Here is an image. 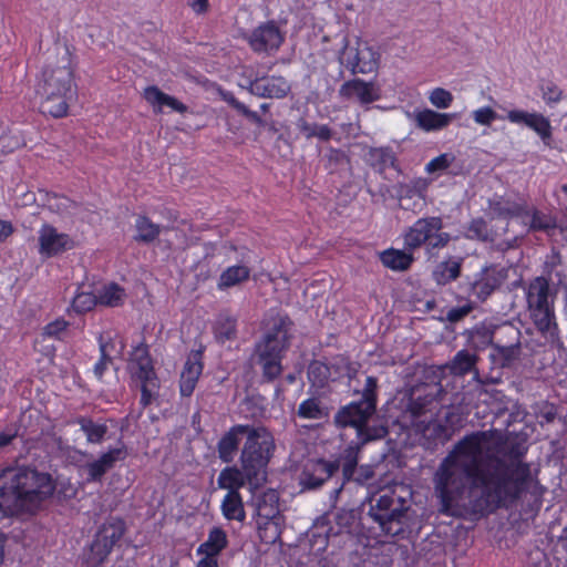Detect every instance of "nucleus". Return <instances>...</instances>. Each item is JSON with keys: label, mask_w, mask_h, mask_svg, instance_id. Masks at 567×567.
Here are the masks:
<instances>
[{"label": "nucleus", "mask_w": 567, "mask_h": 567, "mask_svg": "<svg viewBox=\"0 0 567 567\" xmlns=\"http://www.w3.org/2000/svg\"><path fill=\"white\" fill-rule=\"evenodd\" d=\"M488 440L485 431L466 434L440 462L433 483L441 514L480 519L515 505L533 486L526 443L517 437L497 442L501 456L487 455L491 466L483 470V445Z\"/></svg>", "instance_id": "nucleus-1"}, {"label": "nucleus", "mask_w": 567, "mask_h": 567, "mask_svg": "<svg viewBox=\"0 0 567 567\" xmlns=\"http://www.w3.org/2000/svg\"><path fill=\"white\" fill-rule=\"evenodd\" d=\"M55 491L52 475L20 466L0 474V519L37 515Z\"/></svg>", "instance_id": "nucleus-2"}, {"label": "nucleus", "mask_w": 567, "mask_h": 567, "mask_svg": "<svg viewBox=\"0 0 567 567\" xmlns=\"http://www.w3.org/2000/svg\"><path fill=\"white\" fill-rule=\"evenodd\" d=\"M74 55L69 45L63 48L55 61H49L37 79L34 92L39 110L54 118L65 117L70 104L78 99Z\"/></svg>", "instance_id": "nucleus-3"}, {"label": "nucleus", "mask_w": 567, "mask_h": 567, "mask_svg": "<svg viewBox=\"0 0 567 567\" xmlns=\"http://www.w3.org/2000/svg\"><path fill=\"white\" fill-rule=\"evenodd\" d=\"M292 320L288 315L277 313L261 340L256 343L257 364L261 369L264 381L274 382L282 371V360L290 347Z\"/></svg>", "instance_id": "nucleus-4"}, {"label": "nucleus", "mask_w": 567, "mask_h": 567, "mask_svg": "<svg viewBox=\"0 0 567 567\" xmlns=\"http://www.w3.org/2000/svg\"><path fill=\"white\" fill-rule=\"evenodd\" d=\"M275 452L272 435L265 426L251 427L240 452L239 462L248 477V484L261 486L267 481V470Z\"/></svg>", "instance_id": "nucleus-5"}, {"label": "nucleus", "mask_w": 567, "mask_h": 567, "mask_svg": "<svg viewBox=\"0 0 567 567\" xmlns=\"http://www.w3.org/2000/svg\"><path fill=\"white\" fill-rule=\"evenodd\" d=\"M526 301L530 319L537 330L551 343L560 340L556 321L554 299H550L548 280L543 277L533 279L526 291Z\"/></svg>", "instance_id": "nucleus-6"}, {"label": "nucleus", "mask_w": 567, "mask_h": 567, "mask_svg": "<svg viewBox=\"0 0 567 567\" xmlns=\"http://www.w3.org/2000/svg\"><path fill=\"white\" fill-rule=\"evenodd\" d=\"M443 227L440 216L419 218L403 233V247L409 251L424 247L426 255L434 257L451 241V235L443 231Z\"/></svg>", "instance_id": "nucleus-7"}, {"label": "nucleus", "mask_w": 567, "mask_h": 567, "mask_svg": "<svg viewBox=\"0 0 567 567\" xmlns=\"http://www.w3.org/2000/svg\"><path fill=\"white\" fill-rule=\"evenodd\" d=\"M377 411L368 405L352 401L341 406L334 415V423L340 429L352 427L357 432V440L361 444L384 439L389 431L383 424H370V419Z\"/></svg>", "instance_id": "nucleus-8"}, {"label": "nucleus", "mask_w": 567, "mask_h": 567, "mask_svg": "<svg viewBox=\"0 0 567 567\" xmlns=\"http://www.w3.org/2000/svg\"><path fill=\"white\" fill-rule=\"evenodd\" d=\"M369 516L380 526L384 535L395 537L405 532L408 507L400 497L385 493L371 504Z\"/></svg>", "instance_id": "nucleus-9"}, {"label": "nucleus", "mask_w": 567, "mask_h": 567, "mask_svg": "<svg viewBox=\"0 0 567 567\" xmlns=\"http://www.w3.org/2000/svg\"><path fill=\"white\" fill-rule=\"evenodd\" d=\"M266 499L271 504L267 506L259 503L257 533L261 543L274 545L281 539L284 518L279 513L277 495L274 492L266 493L262 501L266 502Z\"/></svg>", "instance_id": "nucleus-10"}, {"label": "nucleus", "mask_w": 567, "mask_h": 567, "mask_svg": "<svg viewBox=\"0 0 567 567\" xmlns=\"http://www.w3.org/2000/svg\"><path fill=\"white\" fill-rule=\"evenodd\" d=\"M128 455L126 445L121 442L114 447H109L97 458L86 462L82 466L86 483H101L105 474L111 471L117 462L124 461Z\"/></svg>", "instance_id": "nucleus-11"}, {"label": "nucleus", "mask_w": 567, "mask_h": 567, "mask_svg": "<svg viewBox=\"0 0 567 567\" xmlns=\"http://www.w3.org/2000/svg\"><path fill=\"white\" fill-rule=\"evenodd\" d=\"M340 468L338 460L309 458L305 462L299 476L302 489H316L322 486Z\"/></svg>", "instance_id": "nucleus-12"}, {"label": "nucleus", "mask_w": 567, "mask_h": 567, "mask_svg": "<svg viewBox=\"0 0 567 567\" xmlns=\"http://www.w3.org/2000/svg\"><path fill=\"white\" fill-rule=\"evenodd\" d=\"M38 243L39 254L47 258L75 248V241L68 234L58 233L56 228L49 224L41 226Z\"/></svg>", "instance_id": "nucleus-13"}, {"label": "nucleus", "mask_w": 567, "mask_h": 567, "mask_svg": "<svg viewBox=\"0 0 567 567\" xmlns=\"http://www.w3.org/2000/svg\"><path fill=\"white\" fill-rule=\"evenodd\" d=\"M505 118L516 125H525L535 132L544 144L549 145L553 140V127L550 120L538 112L524 110H509Z\"/></svg>", "instance_id": "nucleus-14"}, {"label": "nucleus", "mask_w": 567, "mask_h": 567, "mask_svg": "<svg viewBox=\"0 0 567 567\" xmlns=\"http://www.w3.org/2000/svg\"><path fill=\"white\" fill-rule=\"evenodd\" d=\"M503 277L495 266H485L474 275L472 281L468 282V297L474 298L477 302H484L491 295L501 287Z\"/></svg>", "instance_id": "nucleus-15"}, {"label": "nucleus", "mask_w": 567, "mask_h": 567, "mask_svg": "<svg viewBox=\"0 0 567 567\" xmlns=\"http://www.w3.org/2000/svg\"><path fill=\"white\" fill-rule=\"evenodd\" d=\"M442 388L440 384L419 386L413 391L408 410L414 417L433 413L440 404Z\"/></svg>", "instance_id": "nucleus-16"}, {"label": "nucleus", "mask_w": 567, "mask_h": 567, "mask_svg": "<svg viewBox=\"0 0 567 567\" xmlns=\"http://www.w3.org/2000/svg\"><path fill=\"white\" fill-rule=\"evenodd\" d=\"M284 41L279 28L274 22H266L254 29L248 43L254 52L276 51Z\"/></svg>", "instance_id": "nucleus-17"}, {"label": "nucleus", "mask_w": 567, "mask_h": 567, "mask_svg": "<svg viewBox=\"0 0 567 567\" xmlns=\"http://www.w3.org/2000/svg\"><path fill=\"white\" fill-rule=\"evenodd\" d=\"M203 358L202 349L193 350L188 354L179 378V394L182 396L189 398L194 393L204 370Z\"/></svg>", "instance_id": "nucleus-18"}, {"label": "nucleus", "mask_w": 567, "mask_h": 567, "mask_svg": "<svg viewBox=\"0 0 567 567\" xmlns=\"http://www.w3.org/2000/svg\"><path fill=\"white\" fill-rule=\"evenodd\" d=\"M427 187V181L422 177L413 178L409 183H399L396 196L401 208L413 212L420 210L421 204L419 202L425 199Z\"/></svg>", "instance_id": "nucleus-19"}, {"label": "nucleus", "mask_w": 567, "mask_h": 567, "mask_svg": "<svg viewBox=\"0 0 567 567\" xmlns=\"http://www.w3.org/2000/svg\"><path fill=\"white\" fill-rule=\"evenodd\" d=\"M252 425L235 424L226 431L217 442V454L223 463H231L239 450L241 436H248Z\"/></svg>", "instance_id": "nucleus-20"}, {"label": "nucleus", "mask_w": 567, "mask_h": 567, "mask_svg": "<svg viewBox=\"0 0 567 567\" xmlns=\"http://www.w3.org/2000/svg\"><path fill=\"white\" fill-rule=\"evenodd\" d=\"M380 53L367 41L359 40L353 49L352 58L348 59L352 73L368 74L378 70Z\"/></svg>", "instance_id": "nucleus-21"}, {"label": "nucleus", "mask_w": 567, "mask_h": 567, "mask_svg": "<svg viewBox=\"0 0 567 567\" xmlns=\"http://www.w3.org/2000/svg\"><path fill=\"white\" fill-rule=\"evenodd\" d=\"M132 379L141 383L140 405L144 410L154 399V390L159 388V380L155 372L154 362L137 367L130 371Z\"/></svg>", "instance_id": "nucleus-22"}, {"label": "nucleus", "mask_w": 567, "mask_h": 567, "mask_svg": "<svg viewBox=\"0 0 567 567\" xmlns=\"http://www.w3.org/2000/svg\"><path fill=\"white\" fill-rule=\"evenodd\" d=\"M249 90L260 97L282 99L290 91V85L285 78L272 75L251 81Z\"/></svg>", "instance_id": "nucleus-23"}, {"label": "nucleus", "mask_w": 567, "mask_h": 567, "mask_svg": "<svg viewBox=\"0 0 567 567\" xmlns=\"http://www.w3.org/2000/svg\"><path fill=\"white\" fill-rule=\"evenodd\" d=\"M364 444H361L358 440L355 443L349 444L340 458H337L340 462V467L342 470V483L339 487H336L331 492V498L337 499L342 492L344 485L352 481L353 475L357 472L358 462H359V453L361 447Z\"/></svg>", "instance_id": "nucleus-24"}, {"label": "nucleus", "mask_w": 567, "mask_h": 567, "mask_svg": "<svg viewBox=\"0 0 567 567\" xmlns=\"http://www.w3.org/2000/svg\"><path fill=\"white\" fill-rule=\"evenodd\" d=\"M143 99L153 107L155 113H162L163 107H169L172 111L184 114L188 106L176 97L164 93L156 85H148L143 91Z\"/></svg>", "instance_id": "nucleus-25"}, {"label": "nucleus", "mask_w": 567, "mask_h": 567, "mask_svg": "<svg viewBox=\"0 0 567 567\" xmlns=\"http://www.w3.org/2000/svg\"><path fill=\"white\" fill-rule=\"evenodd\" d=\"M340 94L343 97L355 96L360 103L370 104L379 100V94L374 90L371 82H365L362 79H352L341 85Z\"/></svg>", "instance_id": "nucleus-26"}, {"label": "nucleus", "mask_w": 567, "mask_h": 567, "mask_svg": "<svg viewBox=\"0 0 567 567\" xmlns=\"http://www.w3.org/2000/svg\"><path fill=\"white\" fill-rule=\"evenodd\" d=\"M73 424L80 426L90 444H102L109 431L106 422L94 421L91 416L79 415L73 420Z\"/></svg>", "instance_id": "nucleus-27"}, {"label": "nucleus", "mask_w": 567, "mask_h": 567, "mask_svg": "<svg viewBox=\"0 0 567 567\" xmlns=\"http://www.w3.org/2000/svg\"><path fill=\"white\" fill-rule=\"evenodd\" d=\"M412 252L413 251H409L405 248H388L379 254V258L385 268L394 271H405L414 261Z\"/></svg>", "instance_id": "nucleus-28"}, {"label": "nucleus", "mask_w": 567, "mask_h": 567, "mask_svg": "<svg viewBox=\"0 0 567 567\" xmlns=\"http://www.w3.org/2000/svg\"><path fill=\"white\" fill-rule=\"evenodd\" d=\"M246 483H248L247 474L236 465L224 467L217 477L218 488L226 489L227 493L240 492Z\"/></svg>", "instance_id": "nucleus-29"}, {"label": "nucleus", "mask_w": 567, "mask_h": 567, "mask_svg": "<svg viewBox=\"0 0 567 567\" xmlns=\"http://www.w3.org/2000/svg\"><path fill=\"white\" fill-rule=\"evenodd\" d=\"M126 526L121 518H111L103 523L94 535V539L101 542L112 548L123 537Z\"/></svg>", "instance_id": "nucleus-30"}, {"label": "nucleus", "mask_w": 567, "mask_h": 567, "mask_svg": "<svg viewBox=\"0 0 567 567\" xmlns=\"http://www.w3.org/2000/svg\"><path fill=\"white\" fill-rule=\"evenodd\" d=\"M529 215L526 217L529 218L528 230L529 231H543L548 237H554L556 235L557 229V218L550 213H545L535 207L528 208Z\"/></svg>", "instance_id": "nucleus-31"}, {"label": "nucleus", "mask_w": 567, "mask_h": 567, "mask_svg": "<svg viewBox=\"0 0 567 567\" xmlns=\"http://www.w3.org/2000/svg\"><path fill=\"white\" fill-rule=\"evenodd\" d=\"M220 512L225 519L243 523L246 519V511L240 492L226 493L220 503Z\"/></svg>", "instance_id": "nucleus-32"}, {"label": "nucleus", "mask_w": 567, "mask_h": 567, "mask_svg": "<svg viewBox=\"0 0 567 567\" xmlns=\"http://www.w3.org/2000/svg\"><path fill=\"white\" fill-rule=\"evenodd\" d=\"M227 546L228 537L226 532L219 526H214L209 529L207 539L197 547L196 554H207L208 556L218 557Z\"/></svg>", "instance_id": "nucleus-33"}, {"label": "nucleus", "mask_w": 567, "mask_h": 567, "mask_svg": "<svg viewBox=\"0 0 567 567\" xmlns=\"http://www.w3.org/2000/svg\"><path fill=\"white\" fill-rule=\"evenodd\" d=\"M452 118V114L437 113L430 109L420 111L415 116L416 125L426 132L439 131L446 127Z\"/></svg>", "instance_id": "nucleus-34"}, {"label": "nucleus", "mask_w": 567, "mask_h": 567, "mask_svg": "<svg viewBox=\"0 0 567 567\" xmlns=\"http://www.w3.org/2000/svg\"><path fill=\"white\" fill-rule=\"evenodd\" d=\"M97 302L109 308H117L125 303L126 290L117 282H109L97 290Z\"/></svg>", "instance_id": "nucleus-35"}, {"label": "nucleus", "mask_w": 567, "mask_h": 567, "mask_svg": "<svg viewBox=\"0 0 567 567\" xmlns=\"http://www.w3.org/2000/svg\"><path fill=\"white\" fill-rule=\"evenodd\" d=\"M462 270V259L451 257L441 261L433 271V279L437 285L445 286L456 280Z\"/></svg>", "instance_id": "nucleus-36"}, {"label": "nucleus", "mask_w": 567, "mask_h": 567, "mask_svg": "<svg viewBox=\"0 0 567 567\" xmlns=\"http://www.w3.org/2000/svg\"><path fill=\"white\" fill-rule=\"evenodd\" d=\"M214 338L218 343H225L237 338V318L220 313L213 326Z\"/></svg>", "instance_id": "nucleus-37"}, {"label": "nucleus", "mask_w": 567, "mask_h": 567, "mask_svg": "<svg viewBox=\"0 0 567 567\" xmlns=\"http://www.w3.org/2000/svg\"><path fill=\"white\" fill-rule=\"evenodd\" d=\"M250 277V269L247 266L235 265L227 267L219 276L217 281L218 290H226L244 281Z\"/></svg>", "instance_id": "nucleus-38"}, {"label": "nucleus", "mask_w": 567, "mask_h": 567, "mask_svg": "<svg viewBox=\"0 0 567 567\" xmlns=\"http://www.w3.org/2000/svg\"><path fill=\"white\" fill-rule=\"evenodd\" d=\"M491 208L496 217L502 219L525 218L529 215L528 207L525 204L512 200H497L491 204Z\"/></svg>", "instance_id": "nucleus-39"}, {"label": "nucleus", "mask_w": 567, "mask_h": 567, "mask_svg": "<svg viewBox=\"0 0 567 567\" xmlns=\"http://www.w3.org/2000/svg\"><path fill=\"white\" fill-rule=\"evenodd\" d=\"M368 155L370 166L380 174L395 166L396 157L390 147H373Z\"/></svg>", "instance_id": "nucleus-40"}, {"label": "nucleus", "mask_w": 567, "mask_h": 567, "mask_svg": "<svg viewBox=\"0 0 567 567\" xmlns=\"http://www.w3.org/2000/svg\"><path fill=\"white\" fill-rule=\"evenodd\" d=\"M136 235L134 239L138 243L150 244L161 235V226L153 223L147 216L138 215L135 219Z\"/></svg>", "instance_id": "nucleus-41"}, {"label": "nucleus", "mask_w": 567, "mask_h": 567, "mask_svg": "<svg viewBox=\"0 0 567 567\" xmlns=\"http://www.w3.org/2000/svg\"><path fill=\"white\" fill-rule=\"evenodd\" d=\"M476 362V353H471L467 350L463 349L456 352V354L450 362L449 368L454 375L462 377L470 373L475 368Z\"/></svg>", "instance_id": "nucleus-42"}, {"label": "nucleus", "mask_w": 567, "mask_h": 567, "mask_svg": "<svg viewBox=\"0 0 567 567\" xmlns=\"http://www.w3.org/2000/svg\"><path fill=\"white\" fill-rule=\"evenodd\" d=\"M468 347L474 350H485L487 347H494L493 330L485 324H477L468 331L467 337Z\"/></svg>", "instance_id": "nucleus-43"}, {"label": "nucleus", "mask_w": 567, "mask_h": 567, "mask_svg": "<svg viewBox=\"0 0 567 567\" xmlns=\"http://www.w3.org/2000/svg\"><path fill=\"white\" fill-rule=\"evenodd\" d=\"M70 326V321L65 320L63 317H59L48 322L41 329L40 337L42 340L53 339L56 341H65L69 337Z\"/></svg>", "instance_id": "nucleus-44"}, {"label": "nucleus", "mask_w": 567, "mask_h": 567, "mask_svg": "<svg viewBox=\"0 0 567 567\" xmlns=\"http://www.w3.org/2000/svg\"><path fill=\"white\" fill-rule=\"evenodd\" d=\"M464 236L470 240H477L482 243L493 240V231L487 221L482 217L473 218L468 223Z\"/></svg>", "instance_id": "nucleus-45"}, {"label": "nucleus", "mask_w": 567, "mask_h": 567, "mask_svg": "<svg viewBox=\"0 0 567 567\" xmlns=\"http://www.w3.org/2000/svg\"><path fill=\"white\" fill-rule=\"evenodd\" d=\"M493 337L494 346L520 344V331L509 322L495 327Z\"/></svg>", "instance_id": "nucleus-46"}, {"label": "nucleus", "mask_w": 567, "mask_h": 567, "mask_svg": "<svg viewBox=\"0 0 567 567\" xmlns=\"http://www.w3.org/2000/svg\"><path fill=\"white\" fill-rule=\"evenodd\" d=\"M520 344L494 346L492 360L502 368L509 367L519 355Z\"/></svg>", "instance_id": "nucleus-47"}, {"label": "nucleus", "mask_w": 567, "mask_h": 567, "mask_svg": "<svg viewBox=\"0 0 567 567\" xmlns=\"http://www.w3.org/2000/svg\"><path fill=\"white\" fill-rule=\"evenodd\" d=\"M99 348H100V358L95 362L93 367V373L99 381L103 380V375L107 370L109 365L112 363V358L110 355V348H113V343L111 340L105 341L103 334H100L97 338Z\"/></svg>", "instance_id": "nucleus-48"}, {"label": "nucleus", "mask_w": 567, "mask_h": 567, "mask_svg": "<svg viewBox=\"0 0 567 567\" xmlns=\"http://www.w3.org/2000/svg\"><path fill=\"white\" fill-rule=\"evenodd\" d=\"M97 296L92 291H78L73 297L70 308L68 311H74L75 313H85L94 309L97 306Z\"/></svg>", "instance_id": "nucleus-49"}, {"label": "nucleus", "mask_w": 567, "mask_h": 567, "mask_svg": "<svg viewBox=\"0 0 567 567\" xmlns=\"http://www.w3.org/2000/svg\"><path fill=\"white\" fill-rule=\"evenodd\" d=\"M297 415L305 420H320L324 413L319 399L309 398L299 404Z\"/></svg>", "instance_id": "nucleus-50"}, {"label": "nucleus", "mask_w": 567, "mask_h": 567, "mask_svg": "<svg viewBox=\"0 0 567 567\" xmlns=\"http://www.w3.org/2000/svg\"><path fill=\"white\" fill-rule=\"evenodd\" d=\"M330 378V368L324 362L313 360L308 367V379L317 386H324Z\"/></svg>", "instance_id": "nucleus-51"}, {"label": "nucleus", "mask_w": 567, "mask_h": 567, "mask_svg": "<svg viewBox=\"0 0 567 567\" xmlns=\"http://www.w3.org/2000/svg\"><path fill=\"white\" fill-rule=\"evenodd\" d=\"M113 548L93 538L87 553V564L92 567L102 565L112 553Z\"/></svg>", "instance_id": "nucleus-52"}, {"label": "nucleus", "mask_w": 567, "mask_h": 567, "mask_svg": "<svg viewBox=\"0 0 567 567\" xmlns=\"http://www.w3.org/2000/svg\"><path fill=\"white\" fill-rule=\"evenodd\" d=\"M378 388V378L373 375H368L361 392V399L358 401L368 405L370 409H374L377 411Z\"/></svg>", "instance_id": "nucleus-53"}, {"label": "nucleus", "mask_w": 567, "mask_h": 567, "mask_svg": "<svg viewBox=\"0 0 567 567\" xmlns=\"http://www.w3.org/2000/svg\"><path fill=\"white\" fill-rule=\"evenodd\" d=\"M153 362V359L150 353L148 346L144 342H141L136 347L133 348L128 361V370H134L137 367L146 365Z\"/></svg>", "instance_id": "nucleus-54"}, {"label": "nucleus", "mask_w": 567, "mask_h": 567, "mask_svg": "<svg viewBox=\"0 0 567 567\" xmlns=\"http://www.w3.org/2000/svg\"><path fill=\"white\" fill-rule=\"evenodd\" d=\"M429 99L430 102L439 109H446L453 102V95L451 92L442 87L434 89Z\"/></svg>", "instance_id": "nucleus-55"}, {"label": "nucleus", "mask_w": 567, "mask_h": 567, "mask_svg": "<svg viewBox=\"0 0 567 567\" xmlns=\"http://www.w3.org/2000/svg\"><path fill=\"white\" fill-rule=\"evenodd\" d=\"M472 117L475 123L488 126L497 118V113L491 106H483L473 111Z\"/></svg>", "instance_id": "nucleus-56"}, {"label": "nucleus", "mask_w": 567, "mask_h": 567, "mask_svg": "<svg viewBox=\"0 0 567 567\" xmlns=\"http://www.w3.org/2000/svg\"><path fill=\"white\" fill-rule=\"evenodd\" d=\"M543 100L550 105L558 103L563 99V91L553 82H548L540 87Z\"/></svg>", "instance_id": "nucleus-57"}, {"label": "nucleus", "mask_w": 567, "mask_h": 567, "mask_svg": "<svg viewBox=\"0 0 567 567\" xmlns=\"http://www.w3.org/2000/svg\"><path fill=\"white\" fill-rule=\"evenodd\" d=\"M452 159L449 154H441L434 158H432L425 165V172L429 174H433L435 172L445 171L450 167Z\"/></svg>", "instance_id": "nucleus-58"}, {"label": "nucleus", "mask_w": 567, "mask_h": 567, "mask_svg": "<svg viewBox=\"0 0 567 567\" xmlns=\"http://www.w3.org/2000/svg\"><path fill=\"white\" fill-rule=\"evenodd\" d=\"M473 309V303L471 301H467L463 306L451 308L446 313V319L453 323L458 322L463 318H465Z\"/></svg>", "instance_id": "nucleus-59"}, {"label": "nucleus", "mask_w": 567, "mask_h": 567, "mask_svg": "<svg viewBox=\"0 0 567 567\" xmlns=\"http://www.w3.org/2000/svg\"><path fill=\"white\" fill-rule=\"evenodd\" d=\"M373 477H374L373 466L370 464H363V465H360L359 467H357V472L353 475L352 481L360 485H364L368 482H370Z\"/></svg>", "instance_id": "nucleus-60"}, {"label": "nucleus", "mask_w": 567, "mask_h": 567, "mask_svg": "<svg viewBox=\"0 0 567 567\" xmlns=\"http://www.w3.org/2000/svg\"><path fill=\"white\" fill-rule=\"evenodd\" d=\"M187 6L196 14H205L209 10V0H186Z\"/></svg>", "instance_id": "nucleus-61"}, {"label": "nucleus", "mask_w": 567, "mask_h": 567, "mask_svg": "<svg viewBox=\"0 0 567 567\" xmlns=\"http://www.w3.org/2000/svg\"><path fill=\"white\" fill-rule=\"evenodd\" d=\"M313 137H317L322 142H328L332 137V130L327 124H316Z\"/></svg>", "instance_id": "nucleus-62"}, {"label": "nucleus", "mask_w": 567, "mask_h": 567, "mask_svg": "<svg viewBox=\"0 0 567 567\" xmlns=\"http://www.w3.org/2000/svg\"><path fill=\"white\" fill-rule=\"evenodd\" d=\"M223 100L238 113L241 111V109H244L245 104L240 102L231 92L223 93Z\"/></svg>", "instance_id": "nucleus-63"}, {"label": "nucleus", "mask_w": 567, "mask_h": 567, "mask_svg": "<svg viewBox=\"0 0 567 567\" xmlns=\"http://www.w3.org/2000/svg\"><path fill=\"white\" fill-rule=\"evenodd\" d=\"M202 558L196 563V567H219L217 556L202 554Z\"/></svg>", "instance_id": "nucleus-64"}]
</instances>
